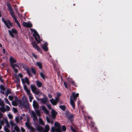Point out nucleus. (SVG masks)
<instances>
[{
    "label": "nucleus",
    "mask_w": 132,
    "mask_h": 132,
    "mask_svg": "<svg viewBox=\"0 0 132 132\" xmlns=\"http://www.w3.org/2000/svg\"><path fill=\"white\" fill-rule=\"evenodd\" d=\"M30 30L32 32H33V36L36 40L38 44H39L42 41V39L40 38L39 35L36 31L33 29H30Z\"/></svg>",
    "instance_id": "f257e3e1"
},
{
    "label": "nucleus",
    "mask_w": 132,
    "mask_h": 132,
    "mask_svg": "<svg viewBox=\"0 0 132 132\" xmlns=\"http://www.w3.org/2000/svg\"><path fill=\"white\" fill-rule=\"evenodd\" d=\"M30 30L32 32H33V36L36 40L38 44H39L42 41V39L40 38L39 35L36 31L33 29H30Z\"/></svg>",
    "instance_id": "f03ea898"
},
{
    "label": "nucleus",
    "mask_w": 132,
    "mask_h": 132,
    "mask_svg": "<svg viewBox=\"0 0 132 132\" xmlns=\"http://www.w3.org/2000/svg\"><path fill=\"white\" fill-rule=\"evenodd\" d=\"M33 106L35 110L36 114L38 116H40V113L39 110V105L35 100L33 101Z\"/></svg>",
    "instance_id": "7ed1b4c3"
},
{
    "label": "nucleus",
    "mask_w": 132,
    "mask_h": 132,
    "mask_svg": "<svg viewBox=\"0 0 132 132\" xmlns=\"http://www.w3.org/2000/svg\"><path fill=\"white\" fill-rule=\"evenodd\" d=\"M18 64L20 66L22 67L24 69V70L26 71L27 73L29 76H32V74L30 72V70L29 69L28 67L27 66L26 64L24 63H18Z\"/></svg>",
    "instance_id": "20e7f679"
},
{
    "label": "nucleus",
    "mask_w": 132,
    "mask_h": 132,
    "mask_svg": "<svg viewBox=\"0 0 132 132\" xmlns=\"http://www.w3.org/2000/svg\"><path fill=\"white\" fill-rule=\"evenodd\" d=\"M2 20L6 27L10 29L11 28L10 27L12 26V24L11 23L9 20H7V21H6L4 18H2Z\"/></svg>",
    "instance_id": "39448f33"
},
{
    "label": "nucleus",
    "mask_w": 132,
    "mask_h": 132,
    "mask_svg": "<svg viewBox=\"0 0 132 132\" xmlns=\"http://www.w3.org/2000/svg\"><path fill=\"white\" fill-rule=\"evenodd\" d=\"M31 88L32 92L36 95H38L39 93V92L37 88L34 85H31Z\"/></svg>",
    "instance_id": "423d86ee"
},
{
    "label": "nucleus",
    "mask_w": 132,
    "mask_h": 132,
    "mask_svg": "<svg viewBox=\"0 0 132 132\" xmlns=\"http://www.w3.org/2000/svg\"><path fill=\"white\" fill-rule=\"evenodd\" d=\"M65 115L68 117V119L70 121H72L73 120V116L72 114H71L69 111L66 112Z\"/></svg>",
    "instance_id": "0eeeda50"
},
{
    "label": "nucleus",
    "mask_w": 132,
    "mask_h": 132,
    "mask_svg": "<svg viewBox=\"0 0 132 132\" xmlns=\"http://www.w3.org/2000/svg\"><path fill=\"white\" fill-rule=\"evenodd\" d=\"M8 31L9 35L12 38H13L14 37V36L13 34H16L18 33L17 30L13 28L11 30H9Z\"/></svg>",
    "instance_id": "6e6552de"
},
{
    "label": "nucleus",
    "mask_w": 132,
    "mask_h": 132,
    "mask_svg": "<svg viewBox=\"0 0 132 132\" xmlns=\"http://www.w3.org/2000/svg\"><path fill=\"white\" fill-rule=\"evenodd\" d=\"M32 44L33 47L35 49H36L38 52H41L42 51L41 49L37 45L35 41H33L32 42Z\"/></svg>",
    "instance_id": "1a4fd4ad"
},
{
    "label": "nucleus",
    "mask_w": 132,
    "mask_h": 132,
    "mask_svg": "<svg viewBox=\"0 0 132 132\" xmlns=\"http://www.w3.org/2000/svg\"><path fill=\"white\" fill-rule=\"evenodd\" d=\"M79 94L77 93L76 94L74 92H73L72 93L71 95L70 96V99H73L75 101H76L77 99V98L79 96Z\"/></svg>",
    "instance_id": "9d476101"
},
{
    "label": "nucleus",
    "mask_w": 132,
    "mask_h": 132,
    "mask_svg": "<svg viewBox=\"0 0 132 132\" xmlns=\"http://www.w3.org/2000/svg\"><path fill=\"white\" fill-rule=\"evenodd\" d=\"M55 127L56 128L57 130L60 132H61V127L60 126V124L59 123L57 122H55L54 123Z\"/></svg>",
    "instance_id": "9b49d317"
},
{
    "label": "nucleus",
    "mask_w": 132,
    "mask_h": 132,
    "mask_svg": "<svg viewBox=\"0 0 132 132\" xmlns=\"http://www.w3.org/2000/svg\"><path fill=\"white\" fill-rule=\"evenodd\" d=\"M51 116L53 119H55L57 114V112L54 109H52L51 111Z\"/></svg>",
    "instance_id": "f8f14e48"
},
{
    "label": "nucleus",
    "mask_w": 132,
    "mask_h": 132,
    "mask_svg": "<svg viewBox=\"0 0 132 132\" xmlns=\"http://www.w3.org/2000/svg\"><path fill=\"white\" fill-rule=\"evenodd\" d=\"M10 61L11 66H13L14 63L16 62V61L12 56H11L9 59Z\"/></svg>",
    "instance_id": "ddd939ff"
},
{
    "label": "nucleus",
    "mask_w": 132,
    "mask_h": 132,
    "mask_svg": "<svg viewBox=\"0 0 132 132\" xmlns=\"http://www.w3.org/2000/svg\"><path fill=\"white\" fill-rule=\"evenodd\" d=\"M31 116L33 117V119L34 121L37 120V117L36 115V113L33 111H31Z\"/></svg>",
    "instance_id": "4468645a"
},
{
    "label": "nucleus",
    "mask_w": 132,
    "mask_h": 132,
    "mask_svg": "<svg viewBox=\"0 0 132 132\" xmlns=\"http://www.w3.org/2000/svg\"><path fill=\"white\" fill-rule=\"evenodd\" d=\"M56 101L54 100L53 98L51 99L50 100V102L51 103L54 105H55L58 102V98H56Z\"/></svg>",
    "instance_id": "2eb2a0df"
},
{
    "label": "nucleus",
    "mask_w": 132,
    "mask_h": 132,
    "mask_svg": "<svg viewBox=\"0 0 132 132\" xmlns=\"http://www.w3.org/2000/svg\"><path fill=\"white\" fill-rule=\"evenodd\" d=\"M47 45V43L45 42L44 43V45L42 46V47L43 49L46 52H47L48 50Z\"/></svg>",
    "instance_id": "dca6fc26"
},
{
    "label": "nucleus",
    "mask_w": 132,
    "mask_h": 132,
    "mask_svg": "<svg viewBox=\"0 0 132 132\" xmlns=\"http://www.w3.org/2000/svg\"><path fill=\"white\" fill-rule=\"evenodd\" d=\"M20 104L21 105L24 106L26 108H27L29 107L28 103L25 101H22Z\"/></svg>",
    "instance_id": "f3484780"
},
{
    "label": "nucleus",
    "mask_w": 132,
    "mask_h": 132,
    "mask_svg": "<svg viewBox=\"0 0 132 132\" xmlns=\"http://www.w3.org/2000/svg\"><path fill=\"white\" fill-rule=\"evenodd\" d=\"M25 125L29 129H31L32 131H33L34 130V128L31 126L28 122H26L25 123Z\"/></svg>",
    "instance_id": "a211bd4d"
},
{
    "label": "nucleus",
    "mask_w": 132,
    "mask_h": 132,
    "mask_svg": "<svg viewBox=\"0 0 132 132\" xmlns=\"http://www.w3.org/2000/svg\"><path fill=\"white\" fill-rule=\"evenodd\" d=\"M70 101L71 104L72 106V107L73 108V109H75V105L74 102V100H73V99H70Z\"/></svg>",
    "instance_id": "6ab92c4d"
},
{
    "label": "nucleus",
    "mask_w": 132,
    "mask_h": 132,
    "mask_svg": "<svg viewBox=\"0 0 132 132\" xmlns=\"http://www.w3.org/2000/svg\"><path fill=\"white\" fill-rule=\"evenodd\" d=\"M36 83L38 87H40L42 86V83L39 81L37 80L36 81Z\"/></svg>",
    "instance_id": "aec40b11"
},
{
    "label": "nucleus",
    "mask_w": 132,
    "mask_h": 132,
    "mask_svg": "<svg viewBox=\"0 0 132 132\" xmlns=\"http://www.w3.org/2000/svg\"><path fill=\"white\" fill-rule=\"evenodd\" d=\"M6 5L8 7V10L9 11H10V10H13L12 7L10 3H7Z\"/></svg>",
    "instance_id": "412c9836"
},
{
    "label": "nucleus",
    "mask_w": 132,
    "mask_h": 132,
    "mask_svg": "<svg viewBox=\"0 0 132 132\" xmlns=\"http://www.w3.org/2000/svg\"><path fill=\"white\" fill-rule=\"evenodd\" d=\"M50 129L49 126L48 125H46L45 127V129L44 132H48Z\"/></svg>",
    "instance_id": "4be33fe9"
},
{
    "label": "nucleus",
    "mask_w": 132,
    "mask_h": 132,
    "mask_svg": "<svg viewBox=\"0 0 132 132\" xmlns=\"http://www.w3.org/2000/svg\"><path fill=\"white\" fill-rule=\"evenodd\" d=\"M36 65L39 68L41 69L42 68V63L39 62H37L36 63Z\"/></svg>",
    "instance_id": "5701e85b"
},
{
    "label": "nucleus",
    "mask_w": 132,
    "mask_h": 132,
    "mask_svg": "<svg viewBox=\"0 0 132 132\" xmlns=\"http://www.w3.org/2000/svg\"><path fill=\"white\" fill-rule=\"evenodd\" d=\"M14 19L15 22L16 23L19 27V28H21V26L20 25V24L19 23L18 21L17 20L16 18V17H15V18Z\"/></svg>",
    "instance_id": "b1692460"
},
{
    "label": "nucleus",
    "mask_w": 132,
    "mask_h": 132,
    "mask_svg": "<svg viewBox=\"0 0 132 132\" xmlns=\"http://www.w3.org/2000/svg\"><path fill=\"white\" fill-rule=\"evenodd\" d=\"M0 111L3 113H4L6 111V110L4 108V106H3L0 108Z\"/></svg>",
    "instance_id": "393cba45"
},
{
    "label": "nucleus",
    "mask_w": 132,
    "mask_h": 132,
    "mask_svg": "<svg viewBox=\"0 0 132 132\" xmlns=\"http://www.w3.org/2000/svg\"><path fill=\"white\" fill-rule=\"evenodd\" d=\"M59 108L63 111H65L66 108L65 106L64 105H60L59 106Z\"/></svg>",
    "instance_id": "a878e982"
},
{
    "label": "nucleus",
    "mask_w": 132,
    "mask_h": 132,
    "mask_svg": "<svg viewBox=\"0 0 132 132\" xmlns=\"http://www.w3.org/2000/svg\"><path fill=\"white\" fill-rule=\"evenodd\" d=\"M10 13L11 15V16L14 19L15 18V15H14V11L13 10H12L10 11Z\"/></svg>",
    "instance_id": "bb28decb"
},
{
    "label": "nucleus",
    "mask_w": 132,
    "mask_h": 132,
    "mask_svg": "<svg viewBox=\"0 0 132 132\" xmlns=\"http://www.w3.org/2000/svg\"><path fill=\"white\" fill-rule=\"evenodd\" d=\"M51 131L53 132H55V131H56V132H60L59 131H58L56 129V128L54 127H52L51 128Z\"/></svg>",
    "instance_id": "cd10ccee"
},
{
    "label": "nucleus",
    "mask_w": 132,
    "mask_h": 132,
    "mask_svg": "<svg viewBox=\"0 0 132 132\" xmlns=\"http://www.w3.org/2000/svg\"><path fill=\"white\" fill-rule=\"evenodd\" d=\"M5 104L4 103V101L3 100H2L0 99V106H4Z\"/></svg>",
    "instance_id": "c85d7f7f"
},
{
    "label": "nucleus",
    "mask_w": 132,
    "mask_h": 132,
    "mask_svg": "<svg viewBox=\"0 0 132 132\" xmlns=\"http://www.w3.org/2000/svg\"><path fill=\"white\" fill-rule=\"evenodd\" d=\"M14 98L15 99V101H13V103H16V102L18 101L19 99L18 98V97L16 96H14Z\"/></svg>",
    "instance_id": "c756f323"
},
{
    "label": "nucleus",
    "mask_w": 132,
    "mask_h": 132,
    "mask_svg": "<svg viewBox=\"0 0 132 132\" xmlns=\"http://www.w3.org/2000/svg\"><path fill=\"white\" fill-rule=\"evenodd\" d=\"M40 75L41 77L43 78L44 79H45V76L44 74L42 72H40Z\"/></svg>",
    "instance_id": "7c9ffc66"
},
{
    "label": "nucleus",
    "mask_w": 132,
    "mask_h": 132,
    "mask_svg": "<svg viewBox=\"0 0 132 132\" xmlns=\"http://www.w3.org/2000/svg\"><path fill=\"white\" fill-rule=\"evenodd\" d=\"M39 124H41L42 125H43L44 124V122L43 120L41 118H39Z\"/></svg>",
    "instance_id": "2f4dec72"
},
{
    "label": "nucleus",
    "mask_w": 132,
    "mask_h": 132,
    "mask_svg": "<svg viewBox=\"0 0 132 132\" xmlns=\"http://www.w3.org/2000/svg\"><path fill=\"white\" fill-rule=\"evenodd\" d=\"M11 93V91H10L9 89H7L6 90V92L5 93V95L6 96V97H7L8 96V94H10Z\"/></svg>",
    "instance_id": "473e14b6"
},
{
    "label": "nucleus",
    "mask_w": 132,
    "mask_h": 132,
    "mask_svg": "<svg viewBox=\"0 0 132 132\" xmlns=\"http://www.w3.org/2000/svg\"><path fill=\"white\" fill-rule=\"evenodd\" d=\"M14 130L17 132H19L20 129L16 125L14 127Z\"/></svg>",
    "instance_id": "72a5a7b5"
},
{
    "label": "nucleus",
    "mask_w": 132,
    "mask_h": 132,
    "mask_svg": "<svg viewBox=\"0 0 132 132\" xmlns=\"http://www.w3.org/2000/svg\"><path fill=\"white\" fill-rule=\"evenodd\" d=\"M31 70L32 72V73L35 75L36 74V71L35 69L34 68H31Z\"/></svg>",
    "instance_id": "f704fd0d"
},
{
    "label": "nucleus",
    "mask_w": 132,
    "mask_h": 132,
    "mask_svg": "<svg viewBox=\"0 0 132 132\" xmlns=\"http://www.w3.org/2000/svg\"><path fill=\"white\" fill-rule=\"evenodd\" d=\"M70 82H71L73 85L75 87H77V86L76 83L73 80H70Z\"/></svg>",
    "instance_id": "c9c22d12"
},
{
    "label": "nucleus",
    "mask_w": 132,
    "mask_h": 132,
    "mask_svg": "<svg viewBox=\"0 0 132 132\" xmlns=\"http://www.w3.org/2000/svg\"><path fill=\"white\" fill-rule=\"evenodd\" d=\"M41 102L43 103H46L47 101V99L44 98H42L41 99Z\"/></svg>",
    "instance_id": "e433bc0d"
},
{
    "label": "nucleus",
    "mask_w": 132,
    "mask_h": 132,
    "mask_svg": "<svg viewBox=\"0 0 132 132\" xmlns=\"http://www.w3.org/2000/svg\"><path fill=\"white\" fill-rule=\"evenodd\" d=\"M0 89L1 90H5V88L4 87V86L2 85H1L0 86Z\"/></svg>",
    "instance_id": "4c0bfd02"
},
{
    "label": "nucleus",
    "mask_w": 132,
    "mask_h": 132,
    "mask_svg": "<svg viewBox=\"0 0 132 132\" xmlns=\"http://www.w3.org/2000/svg\"><path fill=\"white\" fill-rule=\"evenodd\" d=\"M4 130L6 132H10L9 129H8V128L6 127V126H5L4 127Z\"/></svg>",
    "instance_id": "58836bf2"
},
{
    "label": "nucleus",
    "mask_w": 132,
    "mask_h": 132,
    "mask_svg": "<svg viewBox=\"0 0 132 132\" xmlns=\"http://www.w3.org/2000/svg\"><path fill=\"white\" fill-rule=\"evenodd\" d=\"M32 95H30L29 96V101L30 102H32V100L33 98V97H32Z\"/></svg>",
    "instance_id": "ea45409f"
},
{
    "label": "nucleus",
    "mask_w": 132,
    "mask_h": 132,
    "mask_svg": "<svg viewBox=\"0 0 132 132\" xmlns=\"http://www.w3.org/2000/svg\"><path fill=\"white\" fill-rule=\"evenodd\" d=\"M10 124L11 125L12 127H13L14 126H16V124L14 123L13 121H11L10 122Z\"/></svg>",
    "instance_id": "a19ab883"
},
{
    "label": "nucleus",
    "mask_w": 132,
    "mask_h": 132,
    "mask_svg": "<svg viewBox=\"0 0 132 132\" xmlns=\"http://www.w3.org/2000/svg\"><path fill=\"white\" fill-rule=\"evenodd\" d=\"M62 129L63 131H65L66 130V128L64 125H63L62 127Z\"/></svg>",
    "instance_id": "79ce46f5"
},
{
    "label": "nucleus",
    "mask_w": 132,
    "mask_h": 132,
    "mask_svg": "<svg viewBox=\"0 0 132 132\" xmlns=\"http://www.w3.org/2000/svg\"><path fill=\"white\" fill-rule=\"evenodd\" d=\"M28 24V22H27L24 21L23 23V26L24 27H27Z\"/></svg>",
    "instance_id": "37998d69"
},
{
    "label": "nucleus",
    "mask_w": 132,
    "mask_h": 132,
    "mask_svg": "<svg viewBox=\"0 0 132 132\" xmlns=\"http://www.w3.org/2000/svg\"><path fill=\"white\" fill-rule=\"evenodd\" d=\"M64 85L65 88H68L67 83L66 82L64 81Z\"/></svg>",
    "instance_id": "c03bdc74"
},
{
    "label": "nucleus",
    "mask_w": 132,
    "mask_h": 132,
    "mask_svg": "<svg viewBox=\"0 0 132 132\" xmlns=\"http://www.w3.org/2000/svg\"><path fill=\"white\" fill-rule=\"evenodd\" d=\"M26 91L27 93V94L29 96L30 95H32L31 94L29 90L28 89L26 90Z\"/></svg>",
    "instance_id": "a18cd8bd"
},
{
    "label": "nucleus",
    "mask_w": 132,
    "mask_h": 132,
    "mask_svg": "<svg viewBox=\"0 0 132 132\" xmlns=\"http://www.w3.org/2000/svg\"><path fill=\"white\" fill-rule=\"evenodd\" d=\"M14 98V97L12 96L9 95V99L11 101H12Z\"/></svg>",
    "instance_id": "49530a36"
},
{
    "label": "nucleus",
    "mask_w": 132,
    "mask_h": 132,
    "mask_svg": "<svg viewBox=\"0 0 132 132\" xmlns=\"http://www.w3.org/2000/svg\"><path fill=\"white\" fill-rule=\"evenodd\" d=\"M71 129L73 132H77L75 129L73 128L71 126Z\"/></svg>",
    "instance_id": "de8ad7c7"
},
{
    "label": "nucleus",
    "mask_w": 132,
    "mask_h": 132,
    "mask_svg": "<svg viewBox=\"0 0 132 132\" xmlns=\"http://www.w3.org/2000/svg\"><path fill=\"white\" fill-rule=\"evenodd\" d=\"M32 26V25L31 24V23H28V24L27 27L30 28Z\"/></svg>",
    "instance_id": "09e8293b"
},
{
    "label": "nucleus",
    "mask_w": 132,
    "mask_h": 132,
    "mask_svg": "<svg viewBox=\"0 0 132 132\" xmlns=\"http://www.w3.org/2000/svg\"><path fill=\"white\" fill-rule=\"evenodd\" d=\"M42 109L43 110H44L45 112H46V113H48V111L46 109L45 107L44 106H43L42 108Z\"/></svg>",
    "instance_id": "8fccbe9b"
},
{
    "label": "nucleus",
    "mask_w": 132,
    "mask_h": 132,
    "mask_svg": "<svg viewBox=\"0 0 132 132\" xmlns=\"http://www.w3.org/2000/svg\"><path fill=\"white\" fill-rule=\"evenodd\" d=\"M95 125V124L93 122H91L90 123V127H94V126Z\"/></svg>",
    "instance_id": "3c124183"
},
{
    "label": "nucleus",
    "mask_w": 132,
    "mask_h": 132,
    "mask_svg": "<svg viewBox=\"0 0 132 132\" xmlns=\"http://www.w3.org/2000/svg\"><path fill=\"white\" fill-rule=\"evenodd\" d=\"M12 68L13 69L14 71L15 72V73H16L18 72V70H17V69L14 68Z\"/></svg>",
    "instance_id": "603ef678"
},
{
    "label": "nucleus",
    "mask_w": 132,
    "mask_h": 132,
    "mask_svg": "<svg viewBox=\"0 0 132 132\" xmlns=\"http://www.w3.org/2000/svg\"><path fill=\"white\" fill-rule=\"evenodd\" d=\"M8 116L9 118L10 119H12L13 118V116L11 114H8Z\"/></svg>",
    "instance_id": "864d4df0"
},
{
    "label": "nucleus",
    "mask_w": 132,
    "mask_h": 132,
    "mask_svg": "<svg viewBox=\"0 0 132 132\" xmlns=\"http://www.w3.org/2000/svg\"><path fill=\"white\" fill-rule=\"evenodd\" d=\"M15 78L16 79V80L18 81L19 82L20 81V79L19 78V77L16 76L15 77Z\"/></svg>",
    "instance_id": "5fc2aeb1"
},
{
    "label": "nucleus",
    "mask_w": 132,
    "mask_h": 132,
    "mask_svg": "<svg viewBox=\"0 0 132 132\" xmlns=\"http://www.w3.org/2000/svg\"><path fill=\"white\" fill-rule=\"evenodd\" d=\"M6 111H9L10 110V108L9 106L7 105L6 106Z\"/></svg>",
    "instance_id": "6e6d98bb"
},
{
    "label": "nucleus",
    "mask_w": 132,
    "mask_h": 132,
    "mask_svg": "<svg viewBox=\"0 0 132 132\" xmlns=\"http://www.w3.org/2000/svg\"><path fill=\"white\" fill-rule=\"evenodd\" d=\"M5 102L6 103L9 104H10V102L7 98H5Z\"/></svg>",
    "instance_id": "4d7b16f0"
},
{
    "label": "nucleus",
    "mask_w": 132,
    "mask_h": 132,
    "mask_svg": "<svg viewBox=\"0 0 132 132\" xmlns=\"http://www.w3.org/2000/svg\"><path fill=\"white\" fill-rule=\"evenodd\" d=\"M23 88H24V89L25 91L28 89V88L27 86V85H24V86Z\"/></svg>",
    "instance_id": "13d9d810"
},
{
    "label": "nucleus",
    "mask_w": 132,
    "mask_h": 132,
    "mask_svg": "<svg viewBox=\"0 0 132 132\" xmlns=\"http://www.w3.org/2000/svg\"><path fill=\"white\" fill-rule=\"evenodd\" d=\"M46 119L47 122L49 123H50L51 121L50 119L47 117H46Z\"/></svg>",
    "instance_id": "bf43d9fd"
},
{
    "label": "nucleus",
    "mask_w": 132,
    "mask_h": 132,
    "mask_svg": "<svg viewBox=\"0 0 132 132\" xmlns=\"http://www.w3.org/2000/svg\"><path fill=\"white\" fill-rule=\"evenodd\" d=\"M25 81L27 84H29V80L27 78H25Z\"/></svg>",
    "instance_id": "052dcab7"
},
{
    "label": "nucleus",
    "mask_w": 132,
    "mask_h": 132,
    "mask_svg": "<svg viewBox=\"0 0 132 132\" xmlns=\"http://www.w3.org/2000/svg\"><path fill=\"white\" fill-rule=\"evenodd\" d=\"M18 77H20V78H22L23 77V75L21 73H19L18 75Z\"/></svg>",
    "instance_id": "680f3d73"
},
{
    "label": "nucleus",
    "mask_w": 132,
    "mask_h": 132,
    "mask_svg": "<svg viewBox=\"0 0 132 132\" xmlns=\"http://www.w3.org/2000/svg\"><path fill=\"white\" fill-rule=\"evenodd\" d=\"M17 65H18L16 64H13V66L11 65V66L12 68H15V67H16L17 66Z\"/></svg>",
    "instance_id": "e2e57ef3"
},
{
    "label": "nucleus",
    "mask_w": 132,
    "mask_h": 132,
    "mask_svg": "<svg viewBox=\"0 0 132 132\" xmlns=\"http://www.w3.org/2000/svg\"><path fill=\"white\" fill-rule=\"evenodd\" d=\"M21 130L22 132H25V129L23 127H21Z\"/></svg>",
    "instance_id": "0e129e2a"
},
{
    "label": "nucleus",
    "mask_w": 132,
    "mask_h": 132,
    "mask_svg": "<svg viewBox=\"0 0 132 132\" xmlns=\"http://www.w3.org/2000/svg\"><path fill=\"white\" fill-rule=\"evenodd\" d=\"M32 55L35 59H37V56L36 55H35L34 53H32Z\"/></svg>",
    "instance_id": "69168bd1"
},
{
    "label": "nucleus",
    "mask_w": 132,
    "mask_h": 132,
    "mask_svg": "<svg viewBox=\"0 0 132 132\" xmlns=\"http://www.w3.org/2000/svg\"><path fill=\"white\" fill-rule=\"evenodd\" d=\"M14 111V113H16L18 112L17 110L15 108H13Z\"/></svg>",
    "instance_id": "338daca9"
},
{
    "label": "nucleus",
    "mask_w": 132,
    "mask_h": 132,
    "mask_svg": "<svg viewBox=\"0 0 132 132\" xmlns=\"http://www.w3.org/2000/svg\"><path fill=\"white\" fill-rule=\"evenodd\" d=\"M2 76H1V77H0V81L2 82H3V80L2 79Z\"/></svg>",
    "instance_id": "774afa93"
}]
</instances>
